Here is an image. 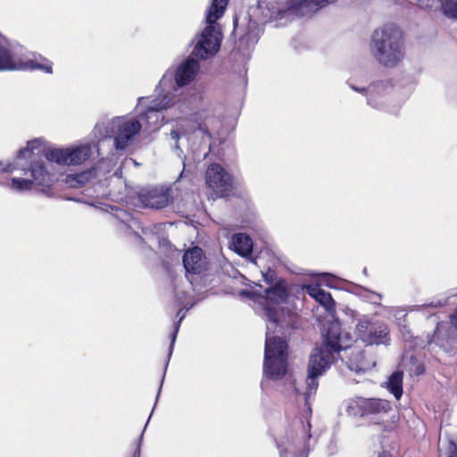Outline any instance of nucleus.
<instances>
[{"label":"nucleus","instance_id":"nucleus-1","mask_svg":"<svg viewBox=\"0 0 457 457\" xmlns=\"http://www.w3.org/2000/svg\"><path fill=\"white\" fill-rule=\"evenodd\" d=\"M350 345H344L341 327L338 322L330 323L324 335L323 341L312 352L307 370L306 388L303 395L308 398L319 386L318 378L328 369L339 357V353Z\"/></svg>","mask_w":457,"mask_h":457},{"label":"nucleus","instance_id":"nucleus-2","mask_svg":"<svg viewBox=\"0 0 457 457\" xmlns=\"http://www.w3.org/2000/svg\"><path fill=\"white\" fill-rule=\"evenodd\" d=\"M43 144L40 139L35 138L27 143V146L21 148L16 155L17 160L24 159L29 161V168H24L23 165L17 163L8 164L2 168L4 172H12L14 170L21 169L27 175L29 173V178H13L12 179V187L19 190L25 191L30 190L34 186L37 187H50L52 184L51 174L47 171L46 165L42 160H37V156H41L38 154L39 148H42Z\"/></svg>","mask_w":457,"mask_h":457},{"label":"nucleus","instance_id":"nucleus-3","mask_svg":"<svg viewBox=\"0 0 457 457\" xmlns=\"http://www.w3.org/2000/svg\"><path fill=\"white\" fill-rule=\"evenodd\" d=\"M371 50L376 60L384 67L394 68L404 58L403 33L393 24H386L373 32Z\"/></svg>","mask_w":457,"mask_h":457},{"label":"nucleus","instance_id":"nucleus-4","mask_svg":"<svg viewBox=\"0 0 457 457\" xmlns=\"http://www.w3.org/2000/svg\"><path fill=\"white\" fill-rule=\"evenodd\" d=\"M227 5L228 0H212L206 15L209 26L203 30L200 39L194 47L192 54L195 56L207 59L220 50V38L212 24L223 16Z\"/></svg>","mask_w":457,"mask_h":457},{"label":"nucleus","instance_id":"nucleus-5","mask_svg":"<svg viewBox=\"0 0 457 457\" xmlns=\"http://www.w3.org/2000/svg\"><path fill=\"white\" fill-rule=\"evenodd\" d=\"M288 344L285 338L266 334L263 372L272 380L282 378L287 371Z\"/></svg>","mask_w":457,"mask_h":457},{"label":"nucleus","instance_id":"nucleus-6","mask_svg":"<svg viewBox=\"0 0 457 457\" xmlns=\"http://www.w3.org/2000/svg\"><path fill=\"white\" fill-rule=\"evenodd\" d=\"M289 297V290L284 279L280 278L276 281L273 286L264 290V295H261L262 299V306L267 320L276 328L280 326V316L284 312V308L280 304L286 303Z\"/></svg>","mask_w":457,"mask_h":457},{"label":"nucleus","instance_id":"nucleus-7","mask_svg":"<svg viewBox=\"0 0 457 457\" xmlns=\"http://www.w3.org/2000/svg\"><path fill=\"white\" fill-rule=\"evenodd\" d=\"M24 70H40L51 74L53 73V63L43 57H41V62L37 60L23 61L16 56L8 46L0 42V71Z\"/></svg>","mask_w":457,"mask_h":457},{"label":"nucleus","instance_id":"nucleus-8","mask_svg":"<svg viewBox=\"0 0 457 457\" xmlns=\"http://www.w3.org/2000/svg\"><path fill=\"white\" fill-rule=\"evenodd\" d=\"M38 154L59 165H79L90 157L91 147L85 145L68 148H39Z\"/></svg>","mask_w":457,"mask_h":457},{"label":"nucleus","instance_id":"nucleus-9","mask_svg":"<svg viewBox=\"0 0 457 457\" xmlns=\"http://www.w3.org/2000/svg\"><path fill=\"white\" fill-rule=\"evenodd\" d=\"M205 182L218 198L228 197L233 194L232 176L219 163H212L205 171Z\"/></svg>","mask_w":457,"mask_h":457},{"label":"nucleus","instance_id":"nucleus-10","mask_svg":"<svg viewBox=\"0 0 457 457\" xmlns=\"http://www.w3.org/2000/svg\"><path fill=\"white\" fill-rule=\"evenodd\" d=\"M391 410V403L386 399L356 397L351 399L346 411L353 417H364L387 413Z\"/></svg>","mask_w":457,"mask_h":457},{"label":"nucleus","instance_id":"nucleus-11","mask_svg":"<svg viewBox=\"0 0 457 457\" xmlns=\"http://www.w3.org/2000/svg\"><path fill=\"white\" fill-rule=\"evenodd\" d=\"M355 333L359 339L369 345L386 344L390 340L386 325L379 322H370L366 320H360L356 326Z\"/></svg>","mask_w":457,"mask_h":457},{"label":"nucleus","instance_id":"nucleus-12","mask_svg":"<svg viewBox=\"0 0 457 457\" xmlns=\"http://www.w3.org/2000/svg\"><path fill=\"white\" fill-rule=\"evenodd\" d=\"M173 191L170 187L156 186L142 191L138 195V200L146 208L162 210L170 206L174 200Z\"/></svg>","mask_w":457,"mask_h":457},{"label":"nucleus","instance_id":"nucleus-13","mask_svg":"<svg viewBox=\"0 0 457 457\" xmlns=\"http://www.w3.org/2000/svg\"><path fill=\"white\" fill-rule=\"evenodd\" d=\"M141 122L137 120H125L117 126L114 145L117 150H125L131 143L134 136L141 129Z\"/></svg>","mask_w":457,"mask_h":457},{"label":"nucleus","instance_id":"nucleus-14","mask_svg":"<svg viewBox=\"0 0 457 457\" xmlns=\"http://www.w3.org/2000/svg\"><path fill=\"white\" fill-rule=\"evenodd\" d=\"M183 265L187 272L200 274L205 270V256L202 248L195 246L188 249L183 255Z\"/></svg>","mask_w":457,"mask_h":457},{"label":"nucleus","instance_id":"nucleus-15","mask_svg":"<svg viewBox=\"0 0 457 457\" xmlns=\"http://www.w3.org/2000/svg\"><path fill=\"white\" fill-rule=\"evenodd\" d=\"M199 68L198 61L187 58L176 70L174 77L176 84L179 87L188 85L195 78Z\"/></svg>","mask_w":457,"mask_h":457},{"label":"nucleus","instance_id":"nucleus-16","mask_svg":"<svg viewBox=\"0 0 457 457\" xmlns=\"http://www.w3.org/2000/svg\"><path fill=\"white\" fill-rule=\"evenodd\" d=\"M155 99L153 104L150 105L146 111L140 115L142 121L145 122L150 129H158L162 125L164 119L162 110L167 109L169 105L167 103L162 104Z\"/></svg>","mask_w":457,"mask_h":457},{"label":"nucleus","instance_id":"nucleus-17","mask_svg":"<svg viewBox=\"0 0 457 457\" xmlns=\"http://www.w3.org/2000/svg\"><path fill=\"white\" fill-rule=\"evenodd\" d=\"M205 118L201 113L195 112L190 116L183 119L180 123V129L183 130V135L193 134L197 130H201L206 136L211 137L209 129L204 123Z\"/></svg>","mask_w":457,"mask_h":457},{"label":"nucleus","instance_id":"nucleus-18","mask_svg":"<svg viewBox=\"0 0 457 457\" xmlns=\"http://www.w3.org/2000/svg\"><path fill=\"white\" fill-rule=\"evenodd\" d=\"M307 293L326 310L329 311L335 307V301L333 300L330 293L325 291L320 286H308Z\"/></svg>","mask_w":457,"mask_h":457},{"label":"nucleus","instance_id":"nucleus-19","mask_svg":"<svg viewBox=\"0 0 457 457\" xmlns=\"http://www.w3.org/2000/svg\"><path fill=\"white\" fill-rule=\"evenodd\" d=\"M234 251L241 256H247L253 251V241L245 233H238L233 237Z\"/></svg>","mask_w":457,"mask_h":457},{"label":"nucleus","instance_id":"nucleus-20","mask_svg":"<svg viewBox=\"0 0 457 457\" xmlns=\"http://www.w3.org/2000/svg\"><path fill=\"white\" fill-rule=\"evenodd\" d=\"M388 389L399 400L403 395V372L395 371L388 379Z\"/></svg>","mask_w":457,"mask_h":457},{"label":"nucleus","instance_id":"nucleus-21","mask_svg":"<svg viewBox=\"0 0 457 457\" xmlns=\"http://www.w3.org/2000/svg\"><path fill=\"white\" fill-rule=\"evenodd\" d=\"M439 457H457V445L453 439H447L438 449Z\"/></svg>","mask_w":457,"mask_h":457},{"label":"nucleus","instance_id":"nucleus-22","mask_svg":"<svg viewBox=\"0 0 457 457\" xmlns=\"http://www.w3.org/2000/svg\"><path fill=\"white\" fill-rule=\"evenodd\" d=\"M443 8L447 15L457 19V1L444 0Z\"/></svg>","mask_w":457,"mask_h":457},{"label":"nucleus","instance_id":"nucleus-23","mask_svg":"<svg viewBox=\"0 0 457 457\" xmlns=\"http://www.w3.org/2000/svg\"><path fill=\"white\" fill-rule=\"evenodd\" d=\"M280 457H302V455L295 451L293 444H290L285 449L280 450Z\"/></svg>","mask_w":457,"mask_h":457},{"label":"nucleus","instance_id":"nucleus-24","mask_svg":"<svg viewBox=\"0 0 457 457\" xmlns=\"http://www.w3.org/2000/svg\"><path fill=\"white\" fill-rule=\"evenodd\" d=\"M263 279L268 284H272L275 282L277 274L274 270L268 269L266 272L262 273Z\"/></svg>","mask_w":457,"mask_h":457},{"label":"nucleus","instance_id":"nucleus-25","mask_svg":"<svg viewBox=\"0 0 457 457\" xmlns=\"http://www.w3.org/2000/svg\"><path fill=\"white\" fill-rule=\"evenodd\" d=\"M143 436H144V431L141 432L140 436H138L137 440L135 443L133 453H132L131 457H140Z\"/></svg>","mask_w":457,"mask_h":457},{"label":"nucleus","instance_id":"nucleus-26","mask_svg":"<svg viewBox=\"0 0 457 457\" xmlns=\"http://www.w3.org/2000/svg\"><path fill=\"white\" fill-rule=\"evenodd\" d=\"M179 328V322H178L175 325L174 330L170 334V353H169L170 355L171 354V352H172V349H173V346H174V344H175V340H176V337H177V334H178Z\"/></svg>","mask_w":457,"mask_h":457},{"label":"nucleus","instance_id":"nucleus-27","mask_svg":"<svg viewBox=\"0 0 457 457\" xmlns=\"http://www.w3.org/2000/svg\"><path fill=\"white\" fill-rule=\"evenodd\" d=\"M328 0H301V3H300V6L301 5H310V4H314V5H320L323 3H328Z\"/></svg>","mask_w":457,"mask_h":457},{"label":"nucleus","instance_id":"nucleus-28","mask_svg":"<svg viewBox=\"0 0 457 457\" xmlns=\"http://www.w3.org/2000/svg\"><path fill=\"white\" fill-rule=\"evenodd\" d=\"M181 135H183V130L180 128L179 130H171L170 132L171 137L177 141L180 138Z\"/></svg>","mask_w":457,"mask_h":457},{"label":"nucleus","instance_id":"nucleus-29","mask_svg":"<svg viewBox=\"0 0 457 457\" xmlns=\"http://www.w3.org/2000/svg\"><path fill=\"white\" fill-rule=\"evenodd\" d=\"M378 457H391V454L386 451L380 453Z\"/></svg>","mask_w":457,"mask_h":457},{"label":"nucleus","instance_id":"nucleus-30","mask_svg":"<svg viewBox=\"0 0 457 457\" xmlns=\"http://www.w3.org/2000/svg\"><path fill=\"white\" fill-rule=\"evenodd\" d=\"M252 294H253V293L248 292V291H245V290H242V291H241V295H247V296H248V295H252Z\"/></svg>","mask_w":457,"mask_h":457},{"label":"nucleus","instance_id":"nucleus-31","mask_svg":"<svg viewBox=\"0 0 457 457\" xmlns=\"http://www.w3.org/2000/svg\"><path fill=\"white\" fill-rule=\"evenodd\" d=\"M355 91H359V92H362V91H365L366 89L365 88H361V89H358L356 87H353Z\"/></svg>","mask_w":457,"mask_h":457}]
</instances>
